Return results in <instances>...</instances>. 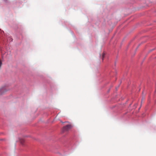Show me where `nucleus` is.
I'll return each mask as SVG.
<instances>
[{"label":"nucleus","mask_w":156,"mask_h":156,"mask_svg":"<svg viewBox=\"0 0 156 156\" xmlns=\"http://www.w3.org/2000/svg\"><path fill=\"white\" fill-rule=\"evenodd\" d=\"M71 126L69 125H66V126H64L63 128V130L65 131H68L69 129L71 128Z\"/></svg>","instance_id":"nucleus-1"},{"label":"nucleus","mask_w":156,"mask_h":156,"mask_svg":"<svg viewBox=\"0 0 156 156\" xmlns=\"http://www.w3.org/2000/svg\"><path fill=\"white\" fill-rule=\"evenodd\" d=\"M105 56V54L104 53H103L102 54V59H103V58Z\"/></svg>","instance_id":"nucleus-2"},{"label":"nucleus","mask_w":156,"mask_h":156,"mask_svg":"<svg viewBox=\"0 0 156 156\" xmlns=\"http://www.w3.org/2000/svg\"><path fill=\"white\" fill-rule=\"evenodd\" d=\"M1 53H2V48L1 49Z\"/></svg>","instance_id":"nucleus-3"},{"label":"nucleus","mask_w":156,"mask_h":156,"mask_svg":"<svg viewBox=\"0 0 156 156\" xmlns=\"http://www.w3.org/2000/svg\"><path fill=\"white\" fill-rule=\"evenodd\" d=\"M6 1H7V0H5Z\"/></svg>","instance_id":"nucleus-4"}]
</instances>
